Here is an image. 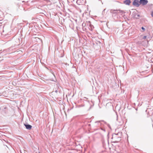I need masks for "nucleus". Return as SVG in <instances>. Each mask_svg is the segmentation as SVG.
Returning a JSON list of instances; mask_svg holds the SVG:
<instances>
[{
    "label": "nucleus",
    "instance_id": "1",
    "mask_svg": "<svg viewBox=\"0 0 153 153\" xmlns=\"http://www.w3.org/2000/svg\"><path fill=\"white\" fill-rule=\"evenodd\" d=\"M86 24L89 26V30H92L93 28V26L92 25H91V22L90 21L87 22H86Z\"/></svg>",
    "mask_w": 153,
    "mask_h": 153
},
{
    "label": "nucleus",
    "instance_id": "2",
    "mask_svg": "<svg viewBox=\"0 0 153 153\" xmlns=\"http://www.w3.org/2000/svg\"><path fill=\"white\" fill-rule=\"evenodd\" d=\"M148 1L147 0H140V3L143 5L146 4L148 3Z\"/></svg>",
    "mask_w": 153,
    "mask_h": 153
},
{
    "label": "nucleus",
    "instance_id": "3",
    "mask_svg": "<svg viewBox=\"0 0 153 153\" xmlns=\"http://www.w3.org/2000/svg\"><path fill=\"white\" fill-rule=\"evenodd\" d=\"M133 4L136 6H139V4H138V1L137 0H135L133 2Z\"/></svg>",
    "mask_w": 153,
    "mask_h": 153
},
{
    "label": "nucleus",
    "instance_id": "4",
    "mask_svg": "<svg viewBox=\"0 0 153 153\" xmlns=\"http://www.w3.org/2000/svg\"><path fill=\"white\" fill-rule=\"evenodd\" d=\"M131 1L130 0H126L124 1V3L126 5H129L131 3Z\"/></svg>",
    "mask_w": 153,
    "mask_h": 153
},
{
    "label": "nucleus",
    "instance_id": "5",
    "mask_svg": "<svg viewBox=\"0 0 153 153\" xmlns=\"http://www.w3.org/2000/svg\"><path fill=\"white\" fill-rule=\"evenodd\" d=\"M25 126L26 128H27V129H28L29 130L31 129V128H32V126L31 125H26V124H25Z\"/></svg>",
    "mask_w": 153,
    "mask_h": 153
},
{
    "label": "nucleus",
    "instance_id": "6",
    "mask_svg": "<svg viewBox=\"0 0 153 153\" xmlns=\"http://www.w3.org/2000/svg\"><path fill=\"white\" fill-rule=\"evenodd\" d=\"M147 38V36H144L143 38V39H146Z\"/></svg>",
    "mask_w": 153,
    "mask_h": 153
},
{
    "label": "nucleus",
    "instance_id": "7",
    "mask_svg": "<svg viewBox=\"0 0 153 153\" xmlns=\"http://www.w3.org/2000/svg\"><path fill=\"white\" fill-rule=\"evenodd\" d=\"M141 28L143 30V31H144L145 30V29L144 27H142Z\"/></svg>",
    "mask_w": 153,
    "mask_h": 153
},
{
    "label": "nucleus",
    "instance_id": "8",
    "mask_svg": "<svg viewBox=\"0 0 153 153\" xmlns=\"http://www.w3.org/2000/svg\"><path fill=\"white\" fill-rule=\"evenodd\" d=\"M151 15L152 17H153V11L152 12Z\"/></svg>",
    "mask_w": 153,
    "mask_h": 153
},
{
    "label": "nucleus",
    "instance_id": "9",
    "mask_svg": "<svg viewBox=\"0 0 153 153\" xmlns=\"http://www.w3.org/2000/svg\"><path fill=\"white\" fill-rule=\"evenodd\" d=\"M79 0H77L76 1V3L78 4V2H79Z\"/></svg>",
    "mask_w": 153,
    "mask_h": 153
},
{
    "label": "nucleus",
    "instance_id": "10",
    "mask_svg": "<svg viewBox=\"0 0 153 153\" xmlns=\"http://www.w3.org/2000/svg\"><path fill=\"white\" fill-rule=\"evenodd\" d=\"M39 153H40L39 152Z\"/></svg>",
    "mask_w": 153,
    "mask_h": 153
}]
</instances>
